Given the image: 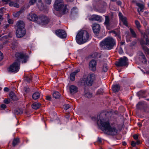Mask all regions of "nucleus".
Masks as SVG:
<instances>
[{"label": "nucleus", "mask_w": 149, "mask_h": 149, "mask_svg": "<svg viewBox=\"0 0 149 149\" xmlns=\"http://www.w3.org/2000/svg\"><path fill=\"white\" fill-rule=\"evenodd\" d=\"M105 115L100 114L97 118V123H100L102 126V130L104 133L108 135H116L117 133V129L115 127L111 126L109 122L104 118L103 116H104Z\"/></svg>", "instance_id": "obj_1"}, {"label": "nucleus", "mask_w": 149, "mask_h": 149, "mask_svg": "<svg viewBox=\"0 0 149 149\" xmlns=\"http://www.w3.org/2000/svg\"><path fill=\"white\" fill-rule=\"evenodd\" d=\"M89 35L88 32L84 30L79 31L76 36V40L79 44H83L86 42L89 39Z\"/></svg>", "instance_id": "obj_2"}, {"label": "nucleus", "mask_w": 149, "mask_h": 149, "mask_svg": "<svg viewBox=\"0 0 149 149\" xmlns=\"http://www.w3.org/2000/svg\"><path fill=\"white\" fill-rule=\"evenodd\" d=\"M116 44L115 40L111 37L107 38L100 43L101 47L108 50L112 49Z\"/></svg>", "instance_id": "obj_3"}, {"label": "nucleus", "mask_w": 149, "mask_h": 149, "mask_svg": "<svg viewBox=\"0 0 149 149\" xmlns=\"http://www.w3.org/2000/svg\"><path fill=\"white\" fill-rule=\"evenodd\" d=\"M62 0H56L54 5V9L57 11H62L63 14L68 12L67 6L65 5Z\"/></svg>", "instance_id": "obj_4"}, {"label": "nucleus", "mask_w": 149, "mask_h": 149, "mask_svg": "<svg viewBox=\"0 0 149 149\" xmlns=\"http://www.w3.org/2000/svg\"><path fill=\"white\" fill-rule=\"evenodd\" d=\"M20 66V61L17 58L15 62L11 65L8 68L9 72H17L19 70Z\"/></svg>", "instance_id": "obj_5"}, {"label": "nucleus", "mask_w": 149, "mask_h": 149, "mask_svg": "<svg viewBox=\"0 0 149 149\" xmlns=\"http://www.w3.org/2000/svg\"><path fill=\"white\" fill-rule=\"evenodd\" d=\"M128 59L125 56L120 58L118 60V61L116 62L115 65L118 67H121L126 65L128 64Z\"/></svg>", "instance_id": "obj_6"}, {"label": "nucleus", "mask_w": 149, "mask_h": 149, "mask_svg": "<svg viewBox=\"0 0 149 149\" xmlns=\"http://www.w3.org/2000/svg\"><path fill=\"white\" fill-rule=\"evenodd\" d=\"M49 21V18L45 15L40 16L38 19V23L42 25L47 24Z\"/></svg>", "instance_id": "obj_7"}, {"label": "nucleus", "mask_w": 149, "mask_h": 149, "mask_svg": "<svg viewBox=\"0 0 149 149\" xmlns=\"http://www.w3.org/2000/svg\"><path fill=\"white\" fill-rule=\"evenodd\" d=\"M95 79V76L94 74H90L87 76L85 81V83L87 86H91Z\"/></svg>", "instance_id": "obj_8"}, {"label": "nucleus", "mask_w": 149, "mask_h": 149, "mask_svg": "<svg viewBox=\"0 0 149 149\" xmlns=\"http://www.w3.org/2000/svg\"><path fill=\"white\" fill-rule=\"evenodd\" d=\"M26 33L25 28H17L16 31V34L17 37L20 38L24 36Z\"/></svg>", "instance_id": "obj_9"}, {"label": "nucleus", "mask_w": 149, "mask_h": 149, "mask_svg": "<svg viewBox=\"0 0 149 149\" xmlns=\"http://www.w3.org/2000/svg\"><path fill=\"white\" fill-rule=\"evenodd\" d=\"M55 33L58 36L62 38H65L67 36L66 32L63 30L59 29L56 30Z\"/></svg>", "instance_id": "obj_10"}, {"label": "nucleus", "mask_w": 149, "mask_h": 149, "mask_svg": "<svg viewBox=\"0 0 149 149\" xmlns=\"http://www.w3.org/2000/svg\"><path fill=\"white\" fill-rule=\"evenodd\" d=\"M17 58H19L20 59H23L24 60L22 61L23 63H26L28 60L29 56L22 53H17L15 54Z\"/></svg>", "instance_id": "obj_11"}, {"label": "nucleus", "mask_w": 149, "mask_h": 149, "mask_svg": "<svg viewBox=\"0 0 149 149\" xmlns=\"http://www.w3.org/2000/svg\"><path fill=\"white\" fill-rule=\"evenodd\" d=\"M90 21H96L99 22L102 21V18L101 16L97 15H93L89 18Z\"/></svg>", "instance_id": "obj_12"}, {"label": "nucleus", "mask_w": 149, "mask_h": 149, "mask_svg": "<svg viewBox=\"0 0 149 149\" xmlns=\"http://www.w3.org/2000/svg\"><path fill=\"white\" fill-rule=\"evenodd\" d=\"M27 18L30 20L34 22L38 20V17L35 14L31 13L27 15Z\"/></svg>", "instance_id": "obj_13"}, {"label": "nucleus", "mask_w": 149, "mask_h": 149, "mask_svg": "<svg viewBox=\"0 0 149 149\" xmlns=\"http://www.w3.org/2000/svg\"><path fill=\"white\" fill-rule=\"evenodd\" d=\"M96 62L94 60H92L89 63L90 69L93 71H95L96 70Z\"/></svg>", "instance_id": "obj_14"}, {"label": "nucleus", "mask_w": 149, "mask_h": 149, "mask_svg": "<svg viewBox=\"0 0 149 149\" xmlns=\"http://www.w3.org/2000/svg\"><path fill=\"white\" fill-rule=\"evenodd\" d=\"M93 30L95 33H99L100 29V25L97 24H94L93 25Z\"/></svg>", "instance_id": "obj_15"}, {"label": "nucleus", "mask_w": 149, "mask_h": 149, "mask_svg": "<svg viewBox=\"0 0 149 149\" xmlns=\"http://www.w3.org/2000/svg\"><path fill=\"white\" fill-rule=\"evenodd\" d=\"M139 60L143 63L146 64L147 63L146 57L142 53H141L139 55Z\"/></svg>", "instance_id": "obj_16"}, {"label": "nucleus", "mask_w": 149, "mask_h": 149, "mask_svg": "<svg viewBox=\"0 0 149 149\" xmlns=\"http://www.w3.org/2000/svg\"><path fill=\"white\" fill-rule=\"evenodd\" d=\"M136 4L139 8L137 9V10L139 13V14L140 15V12H143L142 10L144 8V6L143 4L139 3H136Z\"/></svg>", "instance_id": "obj_17"}, {"label": "nucleus", "mask_w": 149, "mask_h": 149, "mask_svg": "<svg viewBox=\"0 0 149 149\" xmlns=\"http://www.w3.org/2000/svg\"><path fill=\"white\" fill-rule=\"evenodd\" d=\"M69 89L70 93L72 94H74L77 93L78 91V88L75 86L71 85L69 87Z\"/></svg>", "instance_id": "obj_18"}, {"label": "nucleus", "mask_w": 149, "mask_h": 149, "mask_svg": "<svg viewBox=\"0 0 149 149\" xmlns=\"http://www.w3.org/2000/svg\"><path fill=\"white\" fill-rule=\"evenodd\" d=\"M80 70L78 69L77 70L71 73L70 75V79L71 81H73L75 79V75L76 74L79 72Z\"/></svg>", "instance_id": "obj_19"}, {"label": "nucleus", "mask_w": 149, "mask_h": 149, "mask_svg": "<svg viewBox=\"0 0 149 149\" xmlns=\"http://www.w3.org/2000/svg\"><path fill=\"white\" fill-rule=\"evenodd\" d=\"M24 23L22 21H19L16 24V26L17 28L23 29L24 28Z\"/></svg>", "instance_id": "obj_20"}, {"label": "nucleus", "mask_w": 149, "mask_h": 149, "mask_svg": "<svg viewBox=\"0 0 149 149\" xmlns=\"http://www.w3.org/2000/svg\"><path fill=\"white\" fill-rule=\"evenodd\" d=\"M120 88V87L119 85L116 84L113 86L112 89L114 92L116 93L119 91Z\"/></svg>", "instance_id": "obj_21"}, {"label": "nucleus", "mask_w": 149, "mask_h": 149, "mask_svg": "<svg viewBox=\"0 0 149 149\" xmlns=\"http://www.w3.org/2000/svg\"><path fill=\"white\" fill-rule=\"evenodd\" d=\"M105 17V20L104 24L107 28L108 27H109L110 25V19L109 17L107 16H106Z\"/></svg>", "instance_id": "obj_22"}, {"label": "nucleus", "mask_w": 149, "mask_h": 149, "mask_svg": "<svg viewBox=\"0 0 149 149\" xmlns=\"http://www.w3.org/2000/svg\"><path fill=\"white\" fill-rule=\"evenodd\" d=\"M10 98L13 100H17V97L15 95V93L11 91L10 92Z\"/></svg>", "instance_id": "obj_23"}, {"label": "nucleus", "mask_w": 149, "mask_h": 149, "mask_svg": "<svg viewBox=\"0 0 149 149\" xmlns=\"http://www.w3.org/2000/svg\"><path fill=\"white\" fill-rule=\"evenodd\" d=\"M40 105L41 104H40L35 102L32 104V107L33 109H37L40 108Z\"/></svg>", "instance_id": "obj_24"}, {"label": "nucleus", "mask_w": 149, "mask_h": 149, "mask_svg": "<svg viewBox=\"0 0 149 149\" xmlns=\"http://www.w3.org/2000/svg\"><path fill=\"white\" fill-rule=\"evenodd\" d=\"M17 2H15L14 1H10L9 3V5L10 6H14L17 8L19 7V5L17 3Z\"/></svg>", "instance_id": "obj_25"}, {"label": "nucleus", "mask_w": 149, "mask_h": 149, "mask_svg": "<svg viewBox=\"0 0 149 149\" xmlns=\"http://www.w3.org/2000/svg\"><path fill=\"white\" fill-rule=\"evenodd\" d=\"M14 113L16 115L20 114L23 113V111L21 109H17L14 110Z\"/></svg>", "instance_id": "obj_26"}, {"label": "nucleus", "mask_w": 149, "mask_h": 149, "mask_svg": "<svg viewBox=\"0 0 149 149\" xmlns=\"http://www.w3.org/2000/svg\"><path fill=\"white\" fill-rule=\"evenodd\" d=\"M32 79V77L30 75L28 76L25 75L24 77V80L27 82H29L30 81H31Z\"/></svg>", "instance_id": "obj_27"}, {"label": "nucleus", "mask_w": 149, "mask_h": 149, "mask_svg": "<svg viewBox=\"0 0 149 149\" xmlns=\"http://www.w3.org/2000/svg\"><path fill=\"white\" fill-rule=\"evenodd\" d=\"M40 94L38 92H35L32 95V98L34 100H36L39 98Z\"/></svg>", "instance_id": "obj_28"}, {"label": "nucleus", "mask_w": 149, "mask_h": 149, "mask_svg": "<svg viewBox=\"0 0 149 149\" xmlns=\"http://www.w3.org/2000/svg\"><path fill=\"white\" fill-rule=\"evenodd\" d=\"M19 142V139L18 138L14 139L12 143L13 146L15 147Z\"/></svg>", "instance_id": "obj_29"}, {"label": "nucleus", "mask_w": 149, "mask_h": 149, "mask_svg": "<svg viewBox=\"0 0 149 149\" xmlns=\"http://www.w3.org/2000/svg\"><path fill=\"white\" fill-rule=\"evenodd\" d=\"M60 95V94L57 91H55L53 94V96L56 99L59 98Z\"/></svg>", "instance_id": "obj_30"}, {"label": "nucleus", "mask_w": 149, "mask_h": 149, "mask_svg": "<svg viewBox=\"0 0 149 149\" xmlns=\"http://www.w3.org/2000/svg\"><path fill=\"white\" fill-rule=\"evenodd\" d=\"M120 20L123 22V24L127 26H128L127 19L125 17H121Z\"/></svg>", "instance_id": "obj_31"}, {"label": "nucleus", "mask_w": 149, "mask_h": 149, "mask_svg": "<svg viewBox=\"0 0 149 149\" xmlns=\"http://www.w3.org/2000/svg\"><path fill=\"white\" fill-rule=\"evenodd\" d=\"M37 5L38 8L40 9V10H42L44 9V5L42 2L38 3Z\"/></svg>", "instance_id": "obj_32"}, {"label": "nucleus", "mask_w": 149, "mask_h": 149, "mask_svg": "<svg viewBox=\"0 0 149 149\" xmlns=\"http://www.w3.org/2000/svg\"><path fill=\"white\" fill-rule=\"evenodd\" d=\"M92 96V94L89 92H87L84 94V96L87 98H91Z\"/></svg>", "instance_id": "obj_33"}, {"label": "nucleus", "mask_w": 149, "mask_h": 149, "mask_svg": "<svg viewBox=\"0 0 149 149\" xmlns=\"http://www.w3.org/2000/svg\"><path fill=\"white\" fill-rule=\"evenodd\" d=\"M108 70V66L107 64H104L103 65L102 71L104 72H106Z\"/></svg>", "instance_id": "obj_34"}, {"label": "nucleus", "mask_w": 149, "mask_h": 149, "mask_svg": "<svg viewBox=\"0 0 149 149\" xmlns=\"http://www.w3.org/2000/svg\"><path fill=\"white\" fill-rule=\"evenodd\" d=\"M131 34L133 37L135 38L136 37V34L134 31L131 28L130 29Z\"/></svg>", "instance_id": "obj_35"}, {"label": "nucleus", "mask_w": 149, "mask_h": 149, "mask_svg": "<svg viewBox=\"0 0 149 149\" xmlns=\"http://www.w3.org/2000/svg\"><path fill=\"white\" fill-rule=\"evenodd\" d=\"M103 92V90L102 88H100L99 89L97 92V94H102Z\"/></svg>", "instance_id": "obj_36"}, {"label": "nucleus", "mask_w": 149, "mask_h": 149, "mask_svg": "<svg viewBox=\"0 0 149 149\" xmlns=\"http://www.w3.org/2000/svg\"><path fill=\"white\" fill-rule=\"evenodd\" d=\"M75 10H77V8L76 7H73L71 10V13L72 14L76 13L77 11Z\"/></svg>", "instance_id": "obj_37"}, {"label": "nucleus", "mask_w": 149, "mask_h": 149, "mask_svg": "<svg viewBox=\"0 0 149 149\" xmlns=\"http://www.w3.org/2000/svg\"><path fill=\"white\" fill-rule=\"evenodd\" d=\"M135 24L138 28L140 27V25L139 22L137 20L135 21Z\"/></svg>", "instance_id": "obj_38"}, {"label": "nucleus", "mask_w": 149, "mask_h": 149, "mask_svg": "<svg viewBox=\"0 0 149 149\" xmlns=\"http://www.w3.org/2000/svg\"><path fill=\"white\" fill-rule=\"evenodd\" d=\"M36 0H30L29 3L30 5H33L36 2Z\"/></svg>", "instance_id": "obj_39"}, {"label": "nucleus", "mask_w": 149, "mask_h": 149, "mask_svg": "<svg viewBox=\"0 0 149 149\" xmlns=\"http://www.w3.org/2000/svg\"><path fill=\"white\" fill-rule=\"evenodd\" d=\"M3 102L5 104H8L10 102V99H5L4 100Z\"/></svg>", "instance_id": "obj_40"}, {"label": "nucleus", "mask_w": 149, "mask_h": 149, "mask_svg": "<svg viewBox=\"0 0 149 149\" xmlns=\"http://www.w3.org/2000/svg\"><path fill=\"white\" fill-rule=\"evenodd\" d=\"M64 106V109L65 110H67L70 108V105L69 104H65Z\"/></svg>", "instance_id": "obj_41"}, {"label": "nucleus", "mask_w": 149, "mask_h": 149, "mask_svg": "<svg viewBox=\"0 0 149 149\" xmlns=\"http://www.w3.org/2000/svg\"><path fill=\"white\" fill-rule=\"evenodd\" d=\"M24 89V91L26 93L28 92L29 91V87L28 86L25 87Z\"/></svg>", "instance_id": "obj_42"}, {"label": "nucleus", "mask_w": 149, "mask_h": 149, "mask_svg": "<svg viewBox=\"0 0 149 149\" xmlns=\"http://www.w3.org/2000/svg\"><path fill=\"white\" fill-rule=\"evenodd\" d=\"M21 12H22L21 11H18L17 13H16L14 15L15 17H17L21 13Z\"/></svg>", "instance_id": "obj_43"}, {"label": "nucleus", "mask_w": 149, "mask_h": 149, "mask_svg": "<svg viewBox=\"0 0 149 149\" xmlns=\"http://www.w3.org/2000/svg\"><path fill=\"white\" fill-rule=\"evenodd\" d=\"M136 44V42L135 41H133L130 44V46L131 47H133Z\"/></svg>", "instance_id": "obj_44"}, {"label": "nucleus", "mask_w": 149, "mask_h": 149, "mask_svg": "<svg viewBox=\"0 0 149 149\" xmlns=\"http://www.w3.org/2000/svg\"><path fill=\"white\" fill-rule=\"evenodd\" d=\"M146 43H145V44L146 45H149V39L148 38H146Z\"/></svg>", "instance_id": "obj_45"}, {"label": "nucleus", "mask_w": 149, "mask_h": 149, "mask_svg": "<svg viewBox=\"0 0 149 149\" xmlns=\"http://www.w3.org/2000/svg\"><path fill=\"white\" fill-rule=\"evenodd\" d=\"M3 58V54L0 51V61L2 60Z\"/></svg>", "instance_id": "obj_46"}, {"label": "nucleus", "mask_w": 149, "mask_h": 149, "mask_svg": "<svg viewBox=\"0 0 149 149\" xmlns=\"http://www.w3.org/2000/svg\"><path fill=\"white\" fill-rule=\"evenodd\" d=\"M1 107L3 109H5L7 107L5 104H3L1 105Z\"/></svg>", "instance_id": "obj_47"}, {"label": "nucleus", "mask_w": 149, "mask_h": 149, "mask_svg": "<svg viewBox=\"0 0 149 149\" xmlns=\"http://www.w3.org/2000/svg\"><path fill=\"white\" fill-rule=\"evenodd\" d=\"M3 2L5 4H8V2L10 1V0H2Z\"/></svg>", "instance_id": "obj_48"}, {"label": "nucleus", "mask_w": 149, "mask_h": 149, "mask_svg": "<svg viewBox=\"0 0 149 149\" xmlns=\"http://www.w3.org/2000/svg\"><path fill=\"white\" fill-rule=\"evenodd\" d=\"M131 145L133 146V147H134L136 145V142L134 141H132V142H131Z\"/></svg>", "instance_id": "obj_49"}, {"label": "nucleus", "mask_w": 149, "mask_h": 149, "mask_svg": "<svg viewBox=\"0 0 149 149\" xmlns=\"http://www.w3.org/2000/svg\"><path fill=\"white\" fill-rule=\"evenodd\" d=\"M119 53L120 54H122L123 52V50L121 48H120L119 50Z\"/></svg>", "instance_id": "obj_50"}, {"label": "nucleus", "mask_w": 149, "mask_h": 149, "mask_svg": "<svg viewBox=\"0 0 149 149\" xmlns=\"http://www.w3.org/2000/svg\"><path fill=\"white\" fill-rule=\"evenodd\" d=\"M142 48L145 51L148 48L147 47L144 45H142Z\"/></svg>", "instance_id": "obj_51"}, {"label": "nucleus", "mask_w": 149, "mask_h": 149, "mask_svg": "<svg viewBox=\"0 0 149 149\" xmlns=\"http://www.w3.org/2000/svg\"><path fill=\"white\" fill-rule=\"evenodd\" d=\"M46 99L48 100H50L51 99V97L50 96L47 95L46 96Z\"/></svg>", "instance_id": "obj_52"}, {"label": "nucleus", "mask_w": 149, "mask_h": 149, "mask_svg": "<svg viewBox=\"0 0 149 149\" xmlns=\"http://www.w3.org/2000/svg\"><path fill=\"white\" fill-rule=\"evenodd\" d=\"M52 0H46V1L47 4H50L51 3Z\"/></svg>", "instance_id": "obj_53"}, {"label": "nucleus", "mask_w": 149, "mask_h": 149, "mask_svg": "<svg viewBox=\"0 0 149 149\" xmlns=\"http://www.w3.org/2000/svg\"><path fill=\"white\" fill-rule=\"evenodd\" d=\"M142 104V102H140L139 103L137 104V105H136L138 109L139 108H140V107H139V106L141 105Z\"/></svg>", "instance_id": "obj_54"}, {"label": "nucleus", "mask_w": 149, "mask_h": 149, "mask_svg": "<svg viewBox=\"0 0 149 149\" xmlns=\"http://www.w3.org/2000/svg\"><path fill=\"white\" fill-rule=\"evenodd\" d=\"M4 91H5L8 92L9 91V89L7 87H5L4 89Z\"/></svg>", "instance_id": "obj_55"}, {"label": "nucleus", "mask_w": 149, "mask_h": 149, "mask_svg": "<svg viewBox=\"0 0 149 149\" xmlns=\"http://www.w3.org/2000/svg\"><path fill=\"white\" fill-rule=\"evenodd\" d=\"M97 141L99 143H101L102 142L101 139L98 138Z\"/></svg>", "instance_id": "obj_56"}, {"label": "nucleus", "mask_w": 149, "mask_h": 149, "mask_svg": "<svg viewBox=\"0 0 149 149\" xmlns=\"http://www.w3.org/2000/svg\"><path fill=\"white\" fill-rule=\"evenodd\" d=\"M117 4L119 6H120L122 4V2L120 1H118L116 2Z\"/></svg>", "instance_id": "obj_57"}, {"label": "nucleus", "mask_w": 149, "mask_h": 149, "mask_svg": "<svg viewBox=\"0 0 149 149\" xmlns=\"http://www.w3.org/2000/svg\"><path fill=\"white\" fill-rule=\"evenodd\" d=\"M133 137L135 139H137L138 138V136L137 135H134L133 136Z\"/></svg>", "instance_id": "obj_58"}, {"label": "nucleus", "mask_w": 149, "mask_h": 149, "mask_svg": "<svg viewBox=\"0 0 149 149\" xmlns=\"http://www.w3.org/2000/svg\"><path fill=\"white\" fill-rule=\"evenodd\" d=\"M8 22L9 24H12L13 23V21L11 19H9L8 20Z\"/></svg>", "instance_id": "obj_59"}, {"label": "nucleus", "mask_w": 149, "mask_h": 149, "mask_svg": "<svg viewBox=\"0 0 149 149\" xmlns=\"http://www.w3.org/2000/svg\"><path fill=\"white\" fill-rule=\"evenodd\" d=\"M119 17L120 19L121 18V17H124L123 16V15H122V14L120 13H119Z\"/></svg>", "instance_id": "obj_60"}, {"label": "nucleus", "mask_w": 149, "mask_h": 149, "mask_svg": "<svg viewBox=\"0 0 149 149\" xmlns=\"http://www.w3.org/2000/svg\"><path fill=\"white\" fill-rule=\"evenodd\" d=\"M15 45H13V44H12L11 47L12 49H14L15 48Z\"/></svg>", "instance_id": "obj_61"}, {"label": "nucleus", "mask_w": 149, "mask_h": 149, "mask_svg": "<svg viewBox=\"0 0 149 149\" xmlns=\"http://www.w3.org/2000/svg\"><path fill=\"white\" fill-rule=\"evenodd\" d=\"M146 34H148L149 35V29H147L146 30Z\"/></svg>", "instance_id": "obj_62"}, {"label": "nucleus", "mask_w": 149, "mask_h": 149, "mask_svg": "<svg viewBox=\"0 0 149 149\" xmlns=\"http://www.w3.org/2000/svg\"><path fill=\"white\" fill-rule=\"evenodd\" d=\"M140 43L141 45H143L145 44V43H144L143 42V40H142L140 41Z\"/></svg>", "instance_id": "obj_63"}, {"label": "nucleus", "mask_w": 149, "mask_h": 149, "mask_svg": "<svg viewBox=\"0 0 149 149\" xmlns=\"http://www.w3.org/2000/svg\"><path fill=\"white\" fill-rule=\"evenodd\" d=\"M145 52L147 54H149V49L148 48H147V49H146V51H145Z\"/></svg>", "instance_id": "obj_64"}]
</instances>
